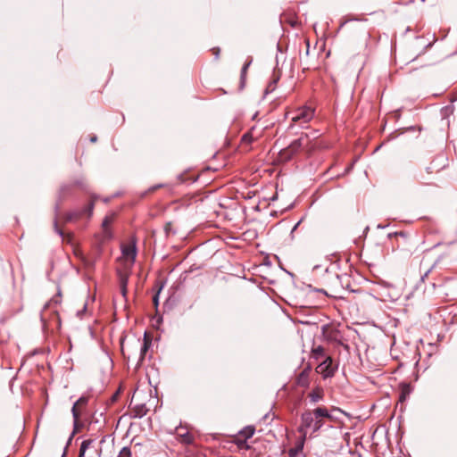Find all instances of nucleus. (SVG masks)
<instances>
[{"instance_id": "f257e3e1", "label": "nucleus", "mask_w": 457, "mask_h": 457, "mask_svg": "<svg viewBox=\"0 0 457 457\" xmlns=\"http://www.w3.org/2000/svg\"><path fill=\"white\" fill-rule=\"evenodd\" d=\"M318 146V143L314 139H311L307 133H302L299 138L294 140L287 147L279 152L278 160L287 162L300 150H304L308 155H311Z\"/></svg>"}, {"instance_id": "f03ea898", "label": "nucleus", "mask_w": 457, "mask_h": 457, "mask_svg": "<svg viewBox=\"0 0 457 457\" xmlns=\"http://www.w3.org/2000/svg\"><path fill=\"white\" fill-rule=\"evenodd\" d=\"M331 420L333 418L326 407H318L312 411H305L301 417L300 432L305 436L306 429L312 428L317 432L323 425L325 420Z\"/></svg>"}, {"instance_id": "7ed1b4c3", "label": "nucleus", "mask_w": 457, "mask_h": 457, "mask_svg": "<svg viewBox=\"0 0 457 457\" xmlns=\"http://www.w3.org/2000/svg\"><path fill=\"white\" fill-rule=\"evenodd\" d=\"M324 283L326 285L325 294L333 297H342L344 287L341 283L339 275L336 273H329L324 277Z\"/></svg>"}, {"instance_id": "20e7f679", "label": "nucleus", "mask_w": 457, "mask_h": 457, "mask_svg": "<svg viewBox=\"0 0 457 457\" xmlns=\"http://www.w3.org/2000/svg\"><path fill=\"white\" fill-rule=\"evenodd\" d=\"M315 110L309 106H303L294 111V115L291 118V123L289 129H292L295 125L303 127L309 123L314 117Z\"/></svg>"}, {"instance_id": "39448f33", "label": "nucleus", "mask_w": 457, "mask_h": 457, "mask_svg": "<svg viewBox=\"0 0 457 457\" xmlns=\"http://www.w3.org/2000/svg\"><path fill=\"white\" fill-rule=\"evenodd\" d=\"M95 207V200H92L86 207H84L82 210L79 211H72L68 213H66L63 216V222H71L78 220H80L84 216H87V219H90L93 214V210Z\"/></svg>"}, {"instance_id": "423d86ee", "label": "nucleus", "mask_w": 457, "mask_h": 457, "mask_svg": "<svg viewBox=\"0 0 457 457\" xmlns=\"http://www.w3.org/2000/svg\"><path fill=\"white\" fill-rule=\"evenodd\" d=\"M121 250L122 257L120 258V262H122V266L133 267L137 256L136 243L131 242L129 244L124 245H122Z\"/></svg>"}, {"instance_id": "0eeeda50", "label": "nucleus", "mask_w": 457, "mask_h": 457, "mask_svg": "<svg viewBox=\"0 0 457 457\" xmlns=\"http://www.w3.org/2000/svg\"><path fill=\"white\" fill-rule=\"evenodd\" d=\"M332 358L327 356L324 361L317 366L316 372L321 374L325 378L332 377L336 370V368L332 365Z\"/></svg>"}, {"instance_id": "6e6552de", "label": "nucleus", "mask_w": 457, "mask_h": 457, "mask_svg": "<svg viewBox=\"0 0 457 457\" xmlns=\"http://www.w3.org/2000/svg\"><path fill=\"white\" fill-rule=\"evenodd\" d=\"M88 403V397L81 396L72 406L71 412L74 419V425L79 422V418Z\"/></svg>"}, {"instance_id": "1a4fd4ad", "label": "nucleus", "mask_w": 457, "mask_h": 457, "mask_svg": "<svg viewBox=\"0 0 457 457\" xmlns=\"http://www.w3.org/2000/svg\"><path fill=\"white\" fill-rule=\"evenodd\" d=\"M115 219H116V213L113 212L108 213L104 217V219L102 222V230H103L102 240L103 241L112 238V231H111V225L114 222Z\"/></svg>"}, {"instance_id": "9d476101", "label": "nucleus", "mask_w": 457, "mask_h": 457, "mask_svg": "<svg viewBox=\"0 0 457 457\" xmlns=\"http://www.w3.org/2000/svg\"><path fill=\"white\" fill-rule=\"evenodd\" d=\"M254 431H255V429L253 427L248 426V427H245V428H243L239 432V434L237 437V444L238 445V446L240 448H243V447L248 448L249 447L246 445V440L253 436V435L254 434Z\"/></svg>"}, {"instance_id": "9b49d317", "label": "nucleus", "mask_w": 457, "mask_h": 457, "mask_svg": "<svg viewBox=\"0 0 457 457\" xmlns=\"http://www.w3.org/2000/svg\"><path fill=\"white\" fill-rule=\"evenodd\" d=\"M312 367L307 365L297 376L296 383L299 386L307 387L310 384V374Z\"/></svg>"}, {"instance_id": "f8f14e48", "label": "nucleus", "mask_w": 457, "mask_h": 457, "mask_svg": "<svg viewBox=\"0 0 457 457\" xmlns=\"http://www.w3.org/2000/svg\"><path fill=\"white\" fill-rule=\"evenodd\" d=\"M132 267L123 266L122 269L118 270V276L120 286H128L129 278L131 273Z\"/></svg>"}, {"instance_id": "ddd939ff", "label": "nucleus", "mask_w": 457, "mask_h": 457, "mask_svg": "<svg viewBox=\"0 0 457 457\" xmlns=\"http://www.w3.org/2000/svg\"><path fill=\"white\" fill-rule=\"evenodd\" d=\"M388 237H390V238L394 237L395 239V245H394L395 249H398V250L402 249V245L399 243V238L403 239V241H404V243H409V237L403 231L390 233V234H388Z\"/></svg>"}, {"instance_id": "4468645a", "label": "nucleus", "mask_w": 457, "mask_h": 457, "mask_svg": "<svg viewBox=\"0 0 457 457\" xmlns=\"http://www.w3.org/2000/svg\"><path fill=\"white\" fill-rule=\"evenodd\" d=\"M258 137L254 136V128H252L251 130L246 132L241 138V145L242 147L248 146L253 141H254Z\"/></svg>"}, {"instance_id": "2eb2a0df", "label": "nucleus", "mask_w": 457, "mask_h": 457, "mask_svg": "<svg viewBox=\"0 0 457 457\" xmlns=\"http://www.w3.org/2000/svg\"><path fill=\"white\" fill-rule=\"evenodd\" d=\"M54 229L56 233H58L62 237V239L64 241H67L68 243L71 242L72 234H71V233L65 234L63 232L62 228L59 225V221H58L57 218H55L54 221Z\"/></svg>"}, {"instance_id": "dca6fc26", "label": "nucleus", "mask_w": 457, "mask_h": 457, "mask_svg": "<svg viewBox=\"0 0 457 457\" xmlns=\"http://www.w3.org/2000/svg\"><path fill=\"white\" fill-rule=\"evenodd\" d=\"M411 393V386L406 383L400 385L399 402L403 403Z\"/></svg>"}, {"instance_id": "f3484780", "label": "nucleus", "mask_w": 457, "mask_h": 457, "mask_svg": "<svg viewBox=\"0 0 457 457\" xmlns=\"http://www.w3.org/2000/svg\"><path fill=\"white\" fill-rule=\"evenodd\" d=\"M324 393L323 389L320 387L314 388L310 394L309 397L312 403H317L323 398Z\"/></svg>"}, {"instance_id": "a211bd4d", "label": "nucleus", "mask_w": 457, "mask_h": 457, "mask_svg": "<svg viewBox=\"0 0 457 457\" xmlns=\"http://www.w3.org/2000/svg\"><path fill=\"white\" fill-rule=\"evenodd\" d=\"M312 357L316 359V360H320L323 357H327L325 355V349L323 346L321 345H318L317 347H313L312 349Z\"/></svg>"}, {"instance_id": "6ab92c4d", "label": "nucleus", "mask_w": 457, "mask_h": 457, "mask_svg": "<svg viewBox=\"0 0 457 457\" xmlns=\"http://www.w3.org/2000/svg\"><path fill=\"white\" fill-rule=\"evenodd\" d=\"M148 410L144 404L136 405L133 407L134 416L141 418L147 413Z\"/></svg>"}, {"instance_id": "aec40b11", "label": "nucleus", "mask_w": 457, "mask_h": 457, "mask_svg": "<svg viewBox=\"0 0 457 457\" xmlns=\"http://www.w3.org/2000/svg\"><path fill=\"white\" fill-rule=\"evenodd\" d=\"M177 435H178V436L180 438V441H181L183 444L189 445V444H192V443H193L194 437H193V436H192L190 433H188V432L179 433V432L178 431V432H177Z\"/></svg>"}, {"instance_id": "412c9836", "label": "nucleus", "mask_w": 457, "mask_h": 457, "mask_svg": "<svg viewBox=\"0 0 457 457\" xmlns=\"http://www.w3.org/2000/svg\"><path fill=\"white\" fill-rule=\"evenodd\" d=\"M92 444L91 440H85L81 443L80 448H79V457H84V454L87 451V449L89 447V445Z\"/></svg>"}, {"instance_id": "4be33fe9", "label": "nucleus", "mask_w": 457, "mask_h": 457, "mask_svg": "<svg viewBox=\"0 0 457 457\" xmlns=\"http://www.w3.org/2000/svg\"><path fill=\"white\" fill-rule=\"evenodd\" d=\"M303 450V444H300L299 445L290 448L288 450V455L290 457H296Z\"/></svg>"}, {"instance_id": "5701e85b", "label": "nucleus", "mask_w": 457, "mask_h": 457, "mask_svg": "<svg viewBox=\"0 0 457 457\" xmlns=\"http://www.w3.org/2000/svg\"><path fill=\"white\" fill-rule=\"evenodd\" d=\"M150 345H151V341L145 338L143 346L141 348V357L142 358L145 356V353L148 351Z\"/></svg>"}, {"instance_id": "b1692460", "label": "nucleus", "mask_w": 457, "mask_h": 457, "mask_svg": "<svg viewBox=\"0 0 457 457\" xmlns=\"http://www.w3.org/2000/svg\"><path fill=\"white\" fill-rule=\"evenodd\" d=\"M118 457H131V452L129 448L123 447L121 451L120 452Z\"/></svg>"}, {"instance_id": "393cba45", "label": "nucleus", "mask_w": 457, "mask_h": 457, "mask_svg": "<svg viewBox=\"0 0 457 457\" xmlns=\"http://www.w3.org/2000/svg\"><path fill=\"white\" fill-rule=\"evenodd\" d=\"M250 63H251V62H248L245 63V65L242 68V71H241V80H242V82H244V80L245 79V76H246V73H247V70H248V67H249Z\"/></svg>"}, {"instance_id": "a878e982", "label": "nucleus", "mask_w": 457, "mask_h": 457, "mask_svg": "<svg viewBox=\"0 0 457 457\" xmlns=\"http://www.w3.org/2000/svg\"><path fill=\"white\" fill-rule=\"evenodd\" d=\"M212 54L215 56V59H219L220 54V47H213L211 49Z\"/></svg>"}, {"instance_id": "bb28decb", "label": "nucleus", "mask_w": 457, "mask_h": 457, "mask_svg": "<svg viewBox=\"0 0 457 457\" xmlns=\"http://www.w3.org/2000/svg\"><path fill=\"white\" fill-rule=\"evenodd\" d=\"M279 79H280V74L277 73V72H274L272 74V80L270 82H272L274 84H277V82L279 80Z\"/></svg>"}, {"instance_id": "cd10ccee", "label": "nucleus", "mask_w": 457, "mask_h": 457, "mask_svg": "<svg viewBox=\"0 0 457 457\" xmlns=\"http://www.w3.org/2000/svg\"><path fill=\"white\" fill-rule=\"evenodd\" d=\"M276 85L277 84L270 82L269 85L267 86V91H270V92L274 91L276 88Z\"/></svg>"}, {"instance_id": "c85d7f7f", "label": "nucleus", "mask_w": 457, "mask_h": 457, "mask_svg": "<svg viewBox=\"0 0 457 457\" xmlns=\"http://www.w3.org/2000/svg\"><path fill=\"white\" fill-rule=\"evenodd\" d=\"M120 291H121L122 295L126 296L127 292H128L127 286H120Z\"/></svg>"}, {"instance_id": "c756f323", "label": "nucleus", "mask_w": 457, "mask_h": 457, "mask_svg": "<svg viewBox=\"0 0 457 457\" xmlns=\"http://www.w3.org/2000/svg\"><path fill=\"white\" fill-rule=\"evenodd\" d=\"M158 295H159V293H157V294L154 296V298H153V302H154V304L155 306H157V305H158Z\"/></svg>"}, {"instance_id": "7c9ffc66", "label": "nucleus", "mask_w": 457, "mask_h": 457, "mask_svg": "<svg viewBox=\"0 0 457 457\" xmlns=\"http://www.w3.org/2000/svg\"><path fill=\"white\" fill-rule=\"evenodd\" d=\"M426 170H427L428 174H432L434 172L431 167H428L426 169Z\"/></svg>"}, {"instance_id": "2f4dec72", "label": "nucleus", "mask_w": 457, "mask_h": 457, "mask_svg": "<svg viewBox=\"0 0 457 457\" xmlns=\"http://www.w3.org/2000/svg\"><path fill=\"white\" fill-rule=\"evenodd\" d=\"M170 229V223H167L165 226V230L168 232Z\"/></svg>"}, {"instance_id": "473e14b6", "label": "nucleus", "mask_w": 457, "mask_h": 457, "mask_svg": "<svg viewBox=\"0 0 457 457\" xmlns=\"http://www.w3.org/2000/svg\"><path fill=\"white\" fill-rule=\"evenodd\" d=\"M403 239L399 238V243L402 245V249L403 248V246L405 245H407L408 243H404V241L402 242Z\"/></svg>"}, {"instance_id": "72a5a7b5", "label": "nucleus", "mask_w": 457, "mask_h": 457, "mask_svg": "<svg viewBox=\"0 0 457 457\" xmlns=\"http://www.w3.org/2000/svg\"><path fill=\"white\" fill-rule=\"evenodd\" d=\"M96 140H97V137L96 136H94L90 138V141L93 143L96 142Z\"/></svg>"}]
</instances>
